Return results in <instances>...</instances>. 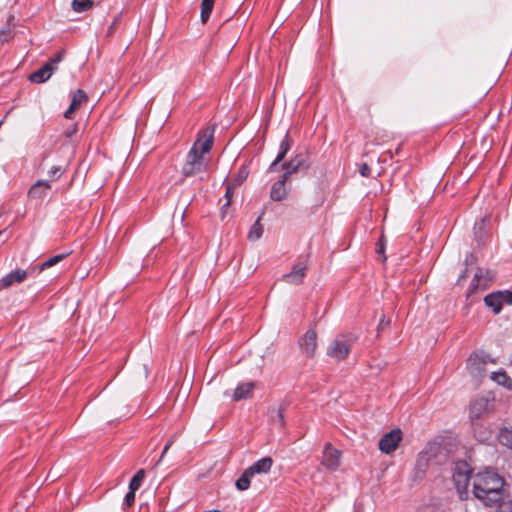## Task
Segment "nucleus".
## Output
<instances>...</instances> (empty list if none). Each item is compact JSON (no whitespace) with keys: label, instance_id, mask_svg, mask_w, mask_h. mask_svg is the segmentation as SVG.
<instances>
[{"label":"nucleus","instance_id":"obj_16","mask_svg":"<svg viewBox=\"0 0 512 512\" xmlns=\"http://www.w3.org/2000/svg\"><path fill=\"white\" fill-rule=\"evenodd\" d=\"M491 361L489 355L485 354L484 352H478L472 354L467 361V366L472 371L480 372L483 368V366L488 362Z\"/></svg>","mask_w":512,"mask_h":512},{"label":"nucleus","instance_id":"obj_42","mask_svg":"<svg viewBox=\"0 0 512 512\" xmlns=\"http://www.w3.org/2000/svg\"><path fill=\"white\" fill-rule=\"evenodd\" d=\"M77 132V125L76 124H73L71 125L66 131H65V136L67 138H71L73 135H75Z\"/></svg>","mask_w":512,"mask_h":512},{"label":"nucleus","instance_id":"obj_22","mask_svg":"<svg viewBox=\"0 0 512 512\" xmlns=\"http://www.w3.org/2000/svg\"><path fill=\"white\" fill-rule=\"evenodd\" d=\"M288 196V190L285 185H283V181H276L271 188L270 198L273 201H282L286 199Z\"/></svg>","mask_w":512,"mask_h":512},{"label":"nucleus","instance_id":"obj_21","mask_svg":"<svg viewBox=\"0 0 512 512\" xmlns=\"http://www.w3.org/2000/svg\"><path fill=\"white\" fill-rule=\"evenodd\" d=\"M51 188L48 181L38 180L28 192L31 198H42L46 195L47 190Z\"/></svg>","mask_w":512,"mask_h":512},{"label":"nucleus","instance_id":"obj_19","mask_svg":"<svg viewBox=\"0 0 512 512\" xmlns=\"http://www.w3.org/2000/svg\"><path fill=\"white\" fill-rule=\"evenodd\" d=\"M489 401L485 397L474 400L470 406V418L479 419L488 409Z\"/></svg>","mask_w":512,"mask_h":512},{"label":"nucleus","instance_id":"obj_31","mask_svg":"<svg viewBox=\"0 0 512 512\" xmlns=\"http://www.w3.org/2000/svg\"><path fill=\"white\" fill-rule=\"evenodd\" d=\"M86 100V93L83 90L78 89L73 93L71 105L72 107H76L78 109L83 102H86Z\"/></svg>","mask_w":512,"mask_h":512},{"label":"nucleus","instance_id":"obj_18","mask_svg":"<svg viewBox=\"0 0 512 512\" xmlns=\"http://www.w3.org/2000/svg\"><path fill=\"white\" fill-rule=\"evenodd\" d=\"M273 465V459L271 457H264L258 461H256L253 465H251L247 470L253 476L256 474H266L270 471Z\"/></svg>","mask_w":512,"mask_h":512},{"label":"nucleus","instance_id":"obj_3","mask_svg":"<svg viewBox=\"0 0 512 512\" xmlns=\"http://www.w3.org/2000/svg\"><path fill=\"white\" fill-rule=\"evenodd\" d=\"M471 473L472 469L465 461L456 462L452 468V479L461 500L467 497Z\"/></svg>","mask_w":512,"mask_h":512},{"label":"nucleus","instance_id":"obj_37","mask_svg":"<svg viewBox=\"0 0 512 512\" xmlns=\"http://www.w3.org/2000/svg\"><path fill=\"white\" fill-rule=\"evenodd\" d=\"M135 493L136 491H132L129 489L128 493L125 495L124 504L128 507L132 506L135 501Z\"/></svg>","mask_w":512,"mask_h":512},{"label":"nucleus","instance_id":"obj_47","mask_svg":"<svg viewBox=\"0 0 512 512\" xmlns=\"http://www.w3.org/2000/svg\"><path fill=\"white\" fill-rule=\"evenodd\" d=\"M389 322V319H386L385 315H383L382 318L380 319L378 330L382 329L384 326H387Z\"/></svg>","mask_w":512,"mask_h":512},{"label":"nucleus","instance_id":"obj_10","mask_svg":"<svg viewBox=\"0 0 512 512\" xmlns=\"http://www.w3.org/2000/svg\"><path fill=\"white\" fill-rule=\"evenodd\" d=\"M340 456L341 452L327 443L323 451L322 464L330 470H336L340 465Z\"/></svg>","mask_w":512,"mask_h":512},{"label":"nucleus","instance_id":"obj_14","mask_svg":"<svg viewBox=\"0 0 512 512\" xmlns=\"http://www.w3.org/2000/svg\"><path fill=\"white\" fill-rule=\"evenodd\" d=\"M27 277L25 270L17 269L0 279V290L10 287L14 283H21Z\"/></svg>","mask_w":512,"mask_h":512},{"label":"nucleus","instance_id":"obj_25","mask_svg":"<svg viewBox=\"0 0 512 512\" xmlns=\"http://www.w3.org/2000/svg\"><path fill=\"white\" fill-rule=\"evenodd\" d=\"M253 475L246 469L236 481V488L245 491L249 488Z\"/></svg>","mask_w":512,"mask_h":512},{"label":"nucleus","instance_id":"obj_20","mask_svg":"<svg viewBox=\"0 0 512 512\" xmlns=\"http://www.w3.org/2000/svg\"><path fill=\"white\" fill-rule=\"evenodd\" d=\"M484 302H485L486 306L492 308V310L495 314L500 313V311L502 310V307H503L501 292L498 291V292L488 294L484 298Z\"/></svg>","mask_w":512,"mask_h":512},{"label":"nucleus","instance_id":"obj_33","mask_svg":"<svg viewBox=\"0 0 512 512\" xmlns=\"http://www.w3.org/2000/svg\"><path fill=\"white\" fill-rule=\"evenodd\" d=\"M248 169L244 166H242L238 173L234 176L233 180L230 181L231 183L234 184V186H239L243 183V181L248 177Z\"/></svg>","mask_w":512,"mask_h":512},{"label":"nucleus","instance_id":"obj_32","mask_svg":"<svg viewBox=\"0 0 512 512\" xmlns=\"http://www.w3.org/2000/svg\"><path fill=\"white\" fill-rule=\"evenodd\" d=\"M65 257H66V254H59V255H55V256L50 257L49 259H47L46 261H44L41 264L40 270H44V269L50 268V267L58 264Z\"/></svg>","mask_w":512,"mask_h":512},{"label":"nucleus","instance_id":"obj_23","mask_svg":"<svg viewBox=\"0 0 512 512\" xmlns=\"http://www.w3.org/2000/svg\"><path fill=\"white\" fill-rule=\"evenodd\" d=\"M269 419L274 426H284L283 409L279 407H271L268 411Z\"/></svg>","mask_w":512,"mask_h":512},{"label":"nucleus","instance_id":"obj_13","mask_svg":"<svg viewBox=\"0 0 512 512\" xmlns=\"http://www.w3.org/2000/svg\"><path fill=\"white\" fill-rule=\"evenodd\" d=\"M308 167V156L305 153H298L291 160L282 164V169H290V172L294 173L301 169H307Z\"/></svg>","mask_w":512,"mask_h":512},{"label":"nucleus","instance_id":"obj_44","mask_svg":"<svg viewBox=\"0 0 512 512\" xmlns=\"http://www.w3.org/2000/svg\"><path fill=\"white\" fill-rule=\"evenodd\" d=\"M75 110H77L76 107H72V105L70 104L69 108L65 111L64 113V117L67 118V119H71Z\"/></svg>","mask_w":512,"mask_h":512},{"label":"nucleus","instance_id":"obj_15","mask_svg":"<svg viewBox=\"0 0 512 512\" xmlns=\"http://www.w3.org/2000/svg\"><path fill=\"white\" fill-rule=\"evenodd\" d=\"M292 141L288 134L285 135L283 140L280 142L279 152L275 158V160L271 163L269 167V171H275L277 165L282 162L287 155L288 151L291 149Z\"/></svg>","mask_w":512,"mask_h":512},{"label":"nucleus","instance_id":"obj_7","mask_svg":"<svg viewBox=\"0 0 512 512\" xmlns=\"http://www.w3.org/2000/svg\"><path fill=\"white\" fill-rule=\"evenodd\" d=\"M402 440V431L400 429H393L392 431L384 434L379 442L378 447L381 452L385 454H390L394 452L399 445V442Z\"/></svg>","mask_w":512,"mask_h":512},{"label":"nucleus","instance_id":"obj_12","mask_svg":"<svg viewBox=\"0 0 512 512\" xmlns=\"http://www.w3.org/2000/svg\"><path fill=\"white\" fill-rule=\"evenodd\" d=\"M492 280V275L489 271H483L479 269L472 280L471 288L468 292V296L473 294L477 289L488 288L489 282Z\"/></svg>","mask_w":512,"mask_h":512},{"label":"nucleus","instance_id":"obj_8","mask_svg":"<svg viewBox=\"0 0 512 512\" xmlns=\"http://www.w3.org/2000/svg\"><path fill=\"white\" fill-rule=\"evenodd\" d=\"M214 128H206L198 133L197 140L192 148H196L202 155L208 153L213 145Z\"/></svg>","mask_w":512,"mask_h":512},{"label":"nucleus","instance_id":"obj_6","mask_svg":"<svg viewBox=\"0 0 512 512\" xmlns=\"http://www.w3.org/2000/svg\"><path fill=\"white\" fill-rule=\"evenodd\" d=\"M64 55V50L58 51L47 63L33 72L29 76V80L34 83H44L47 81L57 69V65L63 60Z\"/></svg>","mask_w":512,"mask_h":512},{"label":"nucleus","instance_id":"obj_29","mask_svg":"<svg viewBox=\"0 0 512 512\" xmlns=\"http://www.w3.org/2000/svg\"><path fill=\"white\" fill-rule=\"evenodd\" d=\"M144 478H145V470H143V469L138 470L137 473L130 480L129 489L132 491H137L140 488Z\"/></svg>","mask_w":512,"mask_h":512},{"label":"nucleus","instance_id":"obj_35","mask_svg":"<svg viewBox=\"0 0 512 512\" xmlns=\"http://www.w3.org/2000/svg\"><path fill=\"white\" fill-rule=\"evenodd\" d=\"M236 186H234L233 183L231 182H228L226 184V192H225V197L227 198V201L226 203L224 204V206H229L230 205V202H231V197H232V194H233V191H234V188Z\"/></svg>","mask_w":512,"mask_h":512},{"label":"nucleus","instance_id":"obj_2","mask_svg":"<svg viewBox=\"0 0 512 512\" xmlns=\"http://www.w3.org/2000/svg\"><path fill=\"white\" fill-rule=\"evenodd\" d=\"M356 340L357 336L353 333H342L337 335L329 344L327 348V355L338 361L346 359Z\"/></svg>","mask_w":512,"mask_h":512},{"label":"nucleus","instance_id":"obj_40","mask_svg":"<svg viewBox=\"0 0 512 512\" xmlns=\"http://www.w3.org/2000/svg\"><path fill=\"white\" fill-rule=\"evenodd\" d=\"M500 292L502 294V303L512 304V292L508 290Z\"/></svg>","mask_w":512,"mask_h":512},{"label":"nucleus","instance_id":"obj_39","mask_svg":"<svg viewBox=\"0 0 512 512\" xmlns=\"http://www.w3.org/2000/svg\"><path fill=\"white\" fill-rule=\"evenodd\" d=\"M11 37L10 30H0V46L7 42Z\"/></svg>","mask_w":512,"mask_h":512},{"label":"nucleus","instance_id":"obj_46","mask_svg":"<svg viewBox=\"0 0 512 512\" xmlns=\"http://www.w3.org/2000/svg\"><path fill=\"white\" fill-rule=\"evenodd\" d=\"M388 158L389 159L393 158V153L391 151H386L385 153H383L381 155V157L379 158V161L386 162Z\"/></svg>","mask_w":512,"mask_h":512},{"label":"nucleus","instance_id":"obj_41","mask_svg":"<svg viewBox=\"0 0 512 512\" xmlns=\"http://www.w3.org/2000/svg\"><path fill=\"white\" fill-rule=\"evenodd\" d=\"M370 167L368 166V164L366 163H363L360 168H359V173L361 174V176L363 177H369L370 176Z\"/></svg>","mask_w":512,"mask_h":512},{"label":"nucleus","instance_id":"obj_45","mask_svg":"<svg viewBox=\"0 0 512 512\" xmlns=\"http://www.w3.org/2000/svg\"><path fill=\"white\" fill-rule=\"evenodd\" d=\"M284 170H285V173L278 180V181H283V185H285V183L289 179L290 175L294 174V172H290V169H284Z\"/></svg>","mask_w":512,"mask_h":512},{"label":"nucleus","instance_id":"obj_5","mask_svg":"<svg viewBox=\"0 0 512 512\" xmlns=\"http://www.w3.org/2000/svg\"><path fill=\"white\" fill-rule=\"evenodd\" d=\"M207 166L208 162L202 153L196 150V148H191L182 167V174L185 177H192L205 171Z\"/></svg>","mask_w":512,"mask_h":512},{"label":"nucleus","instance_id":"obj_38","mask_svg":"<svg viewBox=\"0 0 512 512\" xmlns=\"http://www.w3.org/2000/svg\"><path fill=\"white\" fill-rule=\"evenodd\" d=\"M174 440H175V435H174V436H172V437L167 441V443H166V445H165V447H164V449H163V451H162V453H161L160 459L158 460V463H160V462L163 460V458H164L165 454L167 453V451L169 450V448H170V447L172 446V444L174 443Z\"/></svg>","mask_w":512,"mask_h":512},{"label":"nucleus","instance_id":"obj_43","mask_svg":"<svg viewBox=\"0 0 512 512\" xmlns=\"http://www.w3.org/2000/svg\"><path fill=\"white\" fill-rule=\"evenodd\" d=\"M59 172H61V167H60V166H53V167L49 170L48 174H49V176H50L51 178H57V177H58V175H57V174H58Z\"/></svg>","mask_w":512,"mask_h":512},{"label":"nucleus","instance_id":"obj_9","mask_svg":"<svg viewBox=\"0 0 512 512\" xmlns=\"http://www.w3.org/2000/svg\"><path fill=\"white\" fill-rule=\"evenodd\" d=\"M299 347L303 354L311 358L315 355L317 349V333L314 329H309L300 339Z\"/></svg>","mask_w":512,"mask_h":512},{"label":"nucleus","instance_id":"obj_24","mask_svg":"<svg viewBox=\"0 0 512 512\" xmlns=\"http://www.w3.org/2000/svg\"><path fill=\"white\" fill-rule=\"evenodd\" d=\"M263 214H264V212H262V214L258 217V219L252 225V227H251V229H250V231L248 233V239L251 240V241L258 240L262 236V234H263V227L260 224V221H261V218H262Z\"/></svg>","mask_w":512,"mask_h":512},{"label":"nucleus","instance_id":"obj_1","mask_svg":"<svg viewBox=\"0 0 512 512\" xmlns=\"http://www.w3.org/2000/svg\"><path fill=\"white\" fill-rule=\"evenodd\" d=\"M505 481L493 470H485L473 477V494L486 506H494L503 500Z\"/></svg>","mask_w":512,"mask_h":512},{"label":"nucleus","instance_id":"obj_48","mask_svg":"<svg viewBox=\"0 0 512 512\" xmlns=\"http://www.w3.org/2000/svg\"><path fill=\"white\" fill-rule=\"evenodd\" d=\"M324 199H325V197H324V196H322V197H321V199H320V201H319V204H318V205H322V204H323V202H324Z\"/></svg>","mask_w":512,"mask_h":512},{"label":"nucleus","instance_id":"obj_27","mask_svg":"<svg viewBox=\"0 0 512 512\" xmlns=\"http://www.w3.org/2000/svg\"><path fill=\"white\" fill-rule=\"evenodd\" d=\"M214 7V0H202L201 3V21L206 23Z\"/></svg>","mask_w":512,"mask_h":512},{"label":"nucleus","instance_id":"obj_34","mask_svg":"<svg viewBox=\"0 0 512 512\" xmlns=\"http://www.w3.org/2000/svg\"><path fill=\"white\" fill-rule=\"evenodd\" d=\"M497 512H512V500H508V501L501 500L498 503V511Z\"/></svg>","mask_w":512,"mask_h":512},{"label":"nucleus","instance_id":"obj_36","mask_svg":"<svg viewBox=\"0 0 512 512\" xmlns=\"http://www.w3.org/2000/svg\"><path fill=\"white\" fill-rule=\"evenodd\" d=\"M385 243H386V240H385V237L384 235H381L378 242H377V248H376V252L378 254H381L383 255V260L386 259L385 255H384V252H385Z\"/></svg>","mask_w":512,"mask_h":512},{"label":"nucleus","instance_id":"obj_30","mask_svg":"<svg viewBox=\"0 0 512 512\" xmlns=\"http://www.w3.org/2000/svg\"><path fill=\"white\" fill-rule=\"evenodd\" d=\"M93 0H73L72 8L76 12H84L92 8Z\"/></svg>","mask_w":512,"mask_h":512},{"label":"nucleus","instance_id":"obj_4","mask_svg":"<svg viewBox=\"0 0 512 512\" xmlns=\"http://www.w3.org/2000/svg\"><path fill=\"white\" fill-rule=\"evenodd\" d=\"M440 450V444L429 443L425 449L418 454L413 473L414 480H421L424 478L431 461L437 456Z\"/></svg>","mask_w":512,"mask_h":512},{"label":"nucleus","instance_id":"obj_28","mask_svg":"<svg viewBox=\"0 0 512 512\" xmlns=\"http://www.w3.org/2000/svg\"><path fill=\"white\" fill-rule=\"evenodd\" d=\"M491 378L504 387L510 388L512 386V380L505 372H494Z\"/></svg>","mask_w":512,"mask_h":512},{"label":"nucleus","instance_id":"obj_17","mask_svg":"<svg viewBox=\"0 0 512 512\" xmlns=\"http://www.w3.org/2000/svg\"><path fill=\"white\" fill-rule=\"evenodd\" d=\"M255 388L254 382H243L240 383L232 394L233 401H240L242 399H248L251 397L252 392Z\"/></svg>","mask_w":512,"mask_h":512},{"label":"nucleus","instance_id":"obj_26","mask_svg":"<svg viewBox=\"0 0 512 512\" xmlns=\"http://www.w3.org/2000/svg\"><path fill=\"white\" fill-rule=\"evenodd\" d=\"M499 442L512 450V429L503 428L498 435Z\"/></svg>","mask_w":512,"mask_h":512},{"label":"nucleus","instance_id":"obj_11","mask_svg":"<svg viewBox=\"0 0 512 512\" xmlns=\"http://www.w3.org/2000/svg\"><path fill=\"white\" fill-rule=\"evenodd\" d=\"M306 271L307 265L299 262L292 267L291 272L283 275V281L289 284L299 285L303 282Z\"/></svg>","mask_w":512,"mask_h":512}]
</instances>
